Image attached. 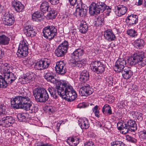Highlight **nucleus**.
I'll return each instance as SVG.
<instances>
[{
    "label": "nucleus",
    "instance_id": "obj_12",
    "mask_svg": "<svg viewBox=\"0 0 146 146\" xmlns=\"http://www.w3.org/2000/svg\"><path fill=\"white\" fill-rule=\"evenodd\" d=\"M126 60L123 58H120L116 61L113 67L114 70L117 72H120L126 67Z\"/></svg>",
    "mask_w": 146,
    "mask_h": 146
},
{
    "label": "nucleus",
    "instance_id": "obj_39",
    "mask_svg": "<svg viewBox=\"0 0 146 146\" xmlns=\"http://www.w3.org/2000/svg\"><path fill=\"white\" fill-rule=\"evenodd\" d=\"M57 13L54 10L49 11L46 15V18L48 20L54 19L57 16Z\"/></svg>",
    "mask_w": 146,
    "mask_h": 146
},
{
    "label": "nucleus",
    "instance_id": "obj_37",
    "mask_svg": "<svg viewBox=\"0 0 146 146\" xmlns=\"http://www.w3.org/2000/svg\"><path fill=\"white\" fill-rule=\"evenodd\" d=\"M104 19L103 16L102 15L99 16L95 19L94 22V24L96 27H98L101 25L103 23Z\"/></svg>",
    "mask_w": 146,
    "mask_h": 146
},
{
    "label": "nucleus",
    "instance_id": "obj_41",
    "mask_svg": "<svg viewBox=\"0 0 146 146\" xmlns=\"http://www.w3.org/2000/svg\"><path fill=\"white\" fill-rule=\"evenodd\" d=\"M76 14L81 17H84L87 14V10L85 9H76Z\"/></svg>",
    "mask_w": 146,
    "mask_h": 146
},
{
    "label": "nucleus",
    "instance_id": "obj_4",
    "mask_svg": "<svg viewBox=\"0 0 146 146\" xmlns=\"http://www.w3.org/2000/svg\"><path fill=\"white\" fill-rule=\"evenodd\" d=\"M118 129L121 130V133L125 134L129 131L134 132L137 130V125L135 122L132 120H128L127 122L118 123Z\"/></svg>",
    "mask_w": 146,
    "mask_h": 146
},
{
    "label": "nucleus",
    "instance_id": "obj_16",
    "mask_svg": "<svg viewBox=\"0 0 146 146\" xmlns=\"http://www.w3.org/2000/svg\"><path fill=\"white\" fill-rule=\"evenodd\" d=\"M93 92L92 88L89 86H84L81 87L79 91L80 94L81 96H86L91 95Z\"/></svg>",
    "mask_w": 146,
    "mask_h": 146
},
{
    "label": "nucleus",
    "instance_id": "obj_28",
    "mask_svg": "<svg viewBox=\"0 0 146 146\" xmlns=\"http://www.w3.org/2000/svg\"><path fill=\"white\" fill-rule=\"evenodd\" d=\"M4 76L5 79L7 80L8 84H11L16 78L15 76L11 72L6 73L4 75Z\"/></svg>",
    "mask_w": 146,
    "mask_h": 146
},
{
    "label": "nucleus",
    "instance_id": "obj_23",
    "mask_svg": "<svg viewBox=\"0 0 146 146\" xmlns=\"http://www.w3.org/2000/svg\"><path fill=\"white\" fill-rule=\"evenodd\" d=\"M78 124L82 129H86L89 127L90 124L88 119L86 118L79 119Z\"/></svg>",
    "mask_w": 146,
    "mask_h": 146
},
{
    "label": "nucleus",
    "instance_id": "obj_44",
    "mask_svg": "<svg viewBox=\"0 0 146 146\" xmlns=\"http://www.w3.org/2000/svg\"><path fill=\"white\" fill-rule=\"evenodd\" d=\"M127 34L131 37H135L137 35V33L133 29H128L127 31Z\"/></svg>",
    "mask_w": 146,
    "mask_h": 146
},
{
    "label": "nucleus",
    "instance_id": "obj_22",
    "mask_svg": "<svg viewBox=\"0 0 146 146\" xmlns=\"http://www.w3.org/2000/svg\"><path fill=\"white\" fill-rule=\"evenodd\" d=\"M84 53V50L82 48H79L76 49L71 54V57L73 59H78L80 58Z\"/></svg>",
    "mask_w": 146,
    "mask_h": 146
},
{
    "label": "nucleus",
    "instance_id": "obj_13",
    "mask_svg": "<svg viewBox=\"0 0 146 146\" xmlns=\"http://www.w3.org/2000/svg\"><path fill=\"white\" fill-rule=\"evenodd\" d=\"M3 20L4 25L10 26L13 24L15 19L11 13H10L9 12H6L3 15Z\"/></svg>",
    "mask_w": 146,
    "mask_h": 146
},
{
    "label": "nucleus",
    "instance_id": "obj_58",
    "mask_svg": "<svg viewBox=\"0 0 146 146\" xmlns=\"http://www.w3.org/2000/svg\"><path fill=\"white\" fill-rule=\"evenodd\" d=\"M83 104H80L78 105V107L80 108H83L84 107V106H83Z\"/></svg>",
    "mask_w": 146,
    "mask_h": 146
},
{
    "label": "nucleus",
    "instance_id": "obj_60",
    "mask_svg": "<svg viewBox=\"0 0 146 146\" xmlns=\"http://www.w3.org/2000/svg\"><path fill=\"white\" fill-rule=\"evenodd\" d=\"M89 133H90L89 132H88V134L90 136V137H93L94 136V134H93V133H92V135L91 134H90H90Z\"/></svg>",
    "mask_w": 146,
    "mask_h": 146
},
{
    "label": "nucleus",
    "instance_id": "obj_56",
    "mask_svg": "<svg viewBox=\"0 0 146 146\" xmlns=\"http://www.w3.org/2000/svg\"><path fill=\"white\" fill-rule=\"evenodd\" d=\"M49 1L53 5H56L58 3H59V1Z\"/></svg>",
    "mask_w": 146,
    "mask_h": 146
},
{
    "label": "nucleus",
    "instance_id": "obj_20",
    "mask_svg": "<svg viewBox=\"0 0 146 146\" xmlns=\"http://www.w3.org/2000/svg\"><path fill=\"white\" fill-rule=\"evenodd\" d=\"M104 37L107 40L110 42L114 40L115 38V36L111 30L108 29L104 32Z\"/></svg>",
    "mask_w": 146,
    "mask_h": 146
},
{
    "label": "nucleus",
    "instance_id": "obj_6",
    "mask_svg": "<svg viewBox=\"0 0 146 146\" xmlns=\"http://www.w3.org/2000/svg\"><path fill=\"white\" fill-rule=\"evenodd\" d=\"M106 5L104 3L95 1V2L91 4L89 8V13L91 15H94L102 13L106 9Z\"/></svg>",
    "mask_w": 146,
    "mask_h": 146
},
{
    "label": "nucleus",
    "instance_id": "obj_7",
    "mask_svg": "<svg viewBox=\"0 0 146 146\" xmlns=\"http://www.w3.org/2000/svg\"><path fill=\"white\" fill-rule=\"evenodd\" d=\"M42 32L44 36L49 40L53 38L57 33V29L53 26H48L43 29Z\"/></svg>",
    "mask_w": 146,
    "mask_h": 146
},
{
    "label": "nucleus",
    "instance_id": "obj_26",
    "mask_svg": "<svg viewBox=\"0 0 146 146\" xmlns=\"http://www.w3.org/2000/svg\"><path fill=\"white\" fill-rule=\"evenodd\" d=\"M121 72L123 77L126 79L130 78L133 74V72L131 70L130 68L127 67H125Z\"/></svg>",
    "mask_w": 146,
    "mask_h": 146
},
{
    "label": "nucleus",
    "instance_id": "obj_54",
    "mask_svg": "<svg viewBox=\"0 0 146 146\" xmlns=\"http://www.w3.org/2000/svg\"><path fill=\"white\" fill-rule=\"evenodd\" d=\"M48 144H44L42 142H38L36 144V146H48Z\"/></svg>",
    "mask_w": 146,
    "mask_h": 146
},
{
    "label": "nucleus",
    "instance_id": "obj_55",
    "mask_svg": "<svg viewBox=\"0 0 146 146\" xmlns=\"http://www.w3.org/2000/svg\"><path fill=\"white\" fill-rule=\"evenodd\" d=\"M77 1H69L68 3L69 4L71 5L74 6L76 4Z\"/></svg>",
    "mask_w": 146,
    "mask_h": 146
},
{
    "label": "nucleus",
    "instance_id": "obj_40",
    "mask_svg": "<svg viewBox=\"0 0 146 146\" xmlns=\"http://www.w3.org/2000/svg\"><path fill=\"white\" fill-rule=\"evenodd\" d=\"M48 4L47 2L44 1L42 3L40 6V9L43 13H46L48 11Z\"/></svg>",
    "mask_w": 146,
    "mask_h": 146
},
{
    "label": "nucleus",
    "instance_id": "obj_32",
    "mask_svg": "<svg viewBox=\"0 0 146 146\" xmlns=\"http://www.w3.org/2000/svg\"><path fill=\"white\" fill-rule=\"evenodd\" d=\"M10 38L8 36L4 35H0V45H5L9 43Z\"/></svg>",
    "mask_w": 146,
    "mask_h": 146
},
{
    "label": "nucleus",
    "instance_id": "obj_1",
    "mask_svg": "<svg viewBox=\"0 0 146 146\" xmlns=\"http://www.w3.org/2000/svg\"><path fill=\"white\" fill-rule=\"evenodd\" d=\"M11 106L16 109H23L31 112L37 111V107L27 96H17L11 100Z\"/></svg>",
    "mask_w": 146,
    "mask_h": 146
},
{
    "label": "nucleus",
    "instance_id": "obj_42",
    "mask_svg": "<svg viewBox=\"0 0 146 146\" xmlns=\"http://www.w3.org/2000/svg\"><path fill=\"white\" fill-rule=\"evenodd\" d=\"M7 83L5 81L4 78L0 75V88H6L7 86Z\"/></svg>",
    "mask_w": 146,
    "mask_h": 146
},
{
    "label": "nucleus",
    "instance_id": "obj_15",
    "mask_svg": "<svg viewBox=\"0 0 146 146\" xmlns=\"http://www.w3.org/2000/svg\"><path fill=\"white\" fill-rule=\"evenodd\" d=\"M55 69L56 72L59 74L63 75L66 72L65 64L62 61L57 62Z\"/></svg>",
    "mask_w": 146,
    "mask_h": 146
},
{
    "label": "nucleus",
    "instance_id": "obj_33",
    "mask_svg": "<svg viewBox=\"0 0 146 146\" xmlns=\"http://www.w3.org/2000/svg\"><path fill=\"white\" fill-rule=\"evenodd\" d=\"M73 60L74 61L72 62V66L81 67L82 66L84 65L85 61L84 60L81 59L80 58Z\"/></svg>",
    "mask_w": 146,
    "mask_h": 146
},
{
    "label": "nucleus",
    "instance_id": "obj_17",
    "mask_svg": "<svg viewBox=\"0 0 146 146\" xmlns=\"http://www.w3.org/2000/svg\"><path fill=\"white\" fill-rule=\"evenodd\" d=\"M44 78L47 81L54 84H57L58 82H61L62 81H65V80H58L55 78L53 76V74L52 72H48L45 74L44 75Z\"/></svg>",
    "mask_w": 146,
    "mask_h": 146
},
{
    "label": "nucleus",
    "instance_id": "obj_52",
    "mask_svg": "<svg viewBox=\"0 0 146 146\" xmlns=\"http://www.w3.org/2000/svg\"><path fill=\"white\" fill-rule=\"evenodd\" d=\"M76 9L82 8V1H77Z\"/></svg>",
    "mask_w": 146,
    "mask_h": 146
},
{
    "label": "nucleus",
    "instance_id": "obj_46",
    "mask_svg": "<svg viewBox=\"0 0 146 146\" xmlns=\"http://www.w3.org/2000/svg\"><path fill=\"white\" fill-rule=\"evenodd\" d=\"M98 109V106L96 105L92 109V111L95 114V116L97 117H100V112Z\"/></svg>",
    "mask_w": 146,
    "mask_h": 146
},
{
    "label": "nucleus",
    "instance_id": "obj_2",
    "mask_svg": "<svg viewBox=\"0 0 146 146\" xmlns=\"http://www.w3.org/2000/svg\"><path fill=\"white\" fill-rule=\"evenodd\" d=\"M63 88L60 87L58 88V92L62 96V98L68 102L74 101L77 96L76 91L73 89L72 87L67 81H62ZM62 86V85L61 86Z\"/></svg>",
    "mask_w": 146,
    "mask_h": 146
},
{
    "label": "nucleus",
    "instance_id": "obj_59",
    "mask_svg": "<svg viewBox=\"0 0 146 146\" xmlns=\"http://www.w3.org/2000/svg\"><path fill=\"white\" fill-rule=\"evenodd\" d=\"M60 125V123H58L56 125V127L58 129H59V127Z\"/></svg>",
    "mask_w": 146,
    "mask_h": 146
},
{
    "label": "nucleus",
    "instance_id": "obj_30",
    "mask_svg": "<svg viewBox=\"0 0 146 146\" xmlns=\"http://www.w3.org/2000/svg\"><path fill=\"white\" fill-rule=\"evenodd\" d=\"M89 76L88 72L86 70H84L81 73L80 76V81L85 82L88 80Z\"/></svg>",
    "mask_w": 146,
    "mask_h": 146
},
{
    "label": "nucleus",
    "instance_id": "obj_21",
    "mask_svg": "<svg viewBox=\"0 0 146 146\" xmlns=\"http://www.w3.org/2000/svg\"><path fill=\"white\" fill-rule=\"evenodd\" d=\"M24 31L27 36L33 37L36 34L35 29L29 25L25 26Z\"/></svg>",
    "mask_w": 146,
    "mask_h": 146
},
{
    "label": "nucleus",
    "instance_id": "obj_57",
    "mask_svg": "<svg viewBox=\"0 0 146 146\" xmlns=\"http://www.w3.org/2000/svg\"><path fill=\"white\" fill-rule=\"evenodd\" d=\"M143 1H138L137 2H136L135 5L137 6H140L142 4Z\"/></svg>",
    "mask_w": 146,
    "mask_h": 146
},
{
    "label": "nucleus",
    "instance_id": "obj_45",
    "mask_svg": "<svg viewBox=\"0 0 146 146\" xmlns=\"http://www.w3.org/2000/svg\"><path fill=\"white\" fill-rule=\"evenodd\" d=\"M111 146H125V144L122 142L116 140L111 143Z\"/></svg>",
    "mask_w": 146,
    "mask_h": 146
},
{
    "label": "nucleus",
    "instance_id": "obj_47",
    "mask_svg": "<svg viewBox=\"0 0 146 146\" xmlns=\"http://www.w3.org/2000/svg\"><path fill=\"white\" fill-rule=\"evenodd\" d=\"M106 81L108 86H111L113 84V80L112 76L108 77L106 78Z\"/></svg>",
    "mask_w": 146,
    "mask_h": 146
},
{
    "label": "nucleus",
    "instance_id": "obj_34",
    "mask_svg": "<svg viewBox=\"0 0 146 146\" xmlns=\"http://www.w3.org/2000/svg\"><path fill=\"white\" fill-rule=\"evenodd\" d=\"M134 46L137 49L141 48L144 45V41L142 39L139 38L134 42Z\"/></svg>",
    "mask_w": 146,
    "mask_h": 146
},
{
    "label": "nucleus",
    "instance_id": "obj_11",
    "mask_svg": "<svg viewBox=\"0 0 146 146\" xmlns=\"http://www.w3.org/2000/svg\"><path fill=\"white\" fill-rule=\"evenodd\" d=\"M50 63V59L44 58L37 62L35 65V68L38 70H42L47 68Z\"/></svg>",
    "mask_w": 146,
    "mask_h": 146
},
{
    "label": "nucleus",
    "instance_id": "obj_18",
    "mask_svg": "<svg viewBox=\"0 0 146 146\" xmlns=\"http://www.w3.org/2000/svg\"><path fill=\"white\" fill-rule=\"evenodd\" d=\"M1 125L4 127H8L11 126L15 121L14 119L10 116L4 117L2 118Z\"/></svg>",
    "mask_w": 146,
    "mask_h": 146
},
{
    "label": "nucleus",
    "instance_id": "obj_51",
    "mask_svg": "<svg viewBox=\"0 0 146 146\" xmlns=\"http://www.w3.org/2000/svg\"><path fill=\"white\" fill-rule=\"evenodd\" d=\"M18 120L20 121H24L25 120V117L23 114H20L17 116Z\"/></svg>",
    "mask_w": 146,
    "mask_h": 146
},
{
    "label": "nucleus",
    "instance_id": "obj_35",
    "mask_svg": "<svg viewBox=\"0 0 146 146\" xmlns=\"http://www.w3.org/2000/svg\"><path fill=\"white\" fill-rule=\"evenodd\" d=\"M78 139L75 138H70L67 141V143L71 146H76L79 143Z\"/></svg>",
    "mask_w": 146,
    "mask_h": 146
},
{
    "label": "nucleus",
    "instance_id": "obj_38",
    "mask_svg": "<svg viewBox=\"0 0 146 146\" xmlns=\"http://www.w3.org/2000/svg\"><path fill=\"white\" fill-rule=\"evenodd\" d=\"M43 14L39 11L34 13L32 16L33 20L35 21H38L40 20V19L42 17Z\"/></svg>",
    "mask_w": 146,
    "mask_h": 146
},
{
    "label": "nucleus",
    "instance_id": "obj_49",
    "mask_svg": "<svg viewBox=\"0 0 146 146\" xmlns=\"http://www.w3.org/2000/svg\"><path fill=\"white\" fill-rule=\"evenodd\" d=\"M126 138L127 141L132 143H135L137 141V140L135 139L128 135H126Z\"/></svg>",
    "mask_w": 146,
    "mask_h": 146
},
{
    "label": "nucleus",
    "instance_id": "obj_31",
    "mask_svg": "<svg viewBox=\"0 0 146 146\" xmlns=\"http://www.w3.org/2000/svg\"><path fill=\"white\" fill-rule=\"evenodd\" d=\"M23 81L26 83L31 82L34 78V74L31 73L30 74H27L26 75H24L21 77Z\"/></svg>",
    "mask_w": 146,
    "mask_h": 146
},
{
    "label": "nucleus",
    "instance_id": "obj_25",
    "mask_svg": "<svg viewBox=\"0 0 146 146\" xmlns=\"http://www.w3.org/2000/svg\"><path fill=\"white\" fill-rule=\"evenodd\" d=\"M12 5L17 12L21 11L24 8L23 5L19 1H13Z\"/></svg>",
    "mask_w": 146,
    "mask_h": 146
},
{
    "label": "nucleus",
    "instance_id": "obj_53",
    "mask_svg": "<svg viewBox=\"0 0 146 146\" xmlns=\"http://www.w3.org/2000/svg\"><path fill=\"white\" fill-rule=\"evenodd\" d=\"M84 146H95L93 143L91 141H89L86 143Z\"/></svg>",
    "mask_w": 146,
    "mask_h": 146
},
{
    "label": "nucleus",
    "instance_id": "obj_5",
    "mask_svg": "<svg viewBox=\"0 0 146 146\" xmlns=\"http://www.w3.org/2000/svg\"><path fill=\"white\" fill-rule=\"evenodd\" d=\"M33 95L36 101L44 102L47 101L49 96L46 90L44 88H36L33 91Z\"/></svg>",
    "mask_w": 146,
    "mask_h": 146
},
{
    "label": "nucleus",
    "instance_id": "obj_24",
    "mask_svg": "<svg viewBox=\"0 0 146 146\" xmlns=\"http://www.w3.org/2000/svg\"><path fill=\"white\" fill-rule=\"evenodd\" d=\"M117 10L115 12L116 14L118 17H120L124 15L127 11V8L121 5L117 7Z\"/></svg>",
    "mask_w": 146,
    "mask_h": 146
},
{
    "label": "nucleus",
    "instance_id": "obj_27",
    "mask_svg": "<svg viewBox=\"0 0 146 146\" xmlns=\"http://www.w3.org/2000/svg\"><path fill=\"white\" fill-rule=\"evenodd\" d=\"M1 71H2L4 75L6 73L11 72V68L10 64L7 63H0Z\"/></svg>",
    "mask_w": 146,
    "mask_h": 146
},
{
    "label": "nucleus",
    "instance_id": "obj_29",
    "mask_svg": "<svg viewBox=\"0 0 146 146\" xmlns=\"http://www.w3.org/2000/svg\"><path fill=\"white\" fill-rule=\"evenodd\" d=\"M79 28L80 31L82 33H85L87 32L88 26L85 21L83 20L80 21Z\"/></svg>",
    "mask_w": 146,
    "mask_h": 146
},
{
    "label": "nucleus",
    "instance_id": "obj_8",
    "mask_svg": "<svg viewBox=\"0 0 146 146\" xmlns=\"http://www.w3.org/2000/svg\"><path fill=\"white\" fill-rule=\"evenodd\" d=\"M68 42L65 40L60 44L55 50V54L58 57L63 56L67 53L69 48Z\"/></svg>",
    "mask_w": 146,
    "mask_h": 146
},
{
    "label": "nucleus",
    "instance_id": "obj_9",
    "mask_svg": "<svg viewBox=\"0 0 146 146\" xmlns=\"http://www.w3.org/2000/svg\"><path fill=\"white\" fill-rule=\"evenodd\" d=\"M28 43L26 40L20 42L17 54L19 57L23 58L26 56L28 53Z\"/></svg>",
    "mask_w": 146,
    "mask_h": 146
},
{
    "label": "nucleus",
    "instance_id": "obj_36",
    "mask_svg": "<svg viewBox=\"0 0 146 146\" xmlns=\"http://www.w3.org/2000/svg\"><path fill=\"white\" fill-rule=\"evenodd\" d=\"M102 111L103 113L104 114L110 115L112 113L111 108L108 104H106L103 107Z\"/></svg>",
    "mask_w": 146,
    "mask_h": 146
},
{
    "label": "nucleus",
    "instance_id": "obj_50",
    "mask_svg": "<svg viewBox=\"0 0 146 146\" xmlns=\"http://www.w3.org/2000/svg\"><path fill=\"white\" fill-rule=\"evenodd\" d=\"M139 136L142 139H146V131L143 130L141 131L139 133Z\"/></svg>",
    "mask_w": 146,
    "mask_h": 146
},
{
    "label": "nucleus",
    "instance_id": "obj_61",
    "mask_svg": "<svg viewBox=\"0 0 146 146\" xmlns=\"http://www.w3.org/2000/svg\"><path fill=\"white\" fill-rule=\"evenodd\" d=\"M145 2L143 3V5L145 7H146V2L145 1H144Z\"/></svg>",
    "mask_w": 146,
    "mask_h": 146
},
{
    "label": "nucleus",
    "instance_id": "obj_14",
    "mask_svg": "<svg viewBox=\"0 0 146 146\" xmlns=\"http://www.w3.org/2000/svg\"><path fill=\"white\" fill-rule=\"evenodd\" d=\"M62 81L63 82V81H62L61 82H58L59 83H58L57 84H56V88L57 90V92L56 91L55 89L52 87H50L48 89V90L51 95V96L55 99H56L57 98L58 95H59L60 96L62 97V96H61L59 93L58 92V88H60L59 87H61V88H63L64 86H61L62 85V84L61 83Z\"/></svg>",
    "mask_w": 146,
    "mask_h": 146
},
{
    "label": "nucleus",
    "instance_id": "obj_3",
    "mask_svg": "<svg viewBox=\"0 0 146 146\" xmlns=\"http://www.w3.org/2000/svg\"><path fill=\"white\" fill-rule=\"evenodd\" d=\"M130 64L141 67L146 64V57L143 52H137L132 56Z\"/></svg>",
    "mask_w": 146,
    "mask_h": 146
},
{
    "label": "nucleus",
    "instance_id": "obj_43",
    "mask_svg": "<svg viewBox=\"0 0 146 146\" xmlns=\"http://www.w3.org/2000/svg\"><path fill=\"white\" fill-rule=\"evenodd\" d=\"M7 107L3 104H0V116L7 113Z\"/></svg>",
    "mask_w": 146,
    "mask_h": 146
},
{
    "label": "nucleus",
    "instance_id": "obj_19",
    "mask_svg": "<svg viewBox=\"0 0 146 146\" xmlns=\"http://www.w3.org/2000/svg\"><path fill=\"white\" fill-rule=\"evenodd\" d=\"M138 16L136 15H131L127 17L126 21L129 26L131 27L135 25L138 21Z\"/></svg>",
    "mask_w": 146,
    "mask_h": 146
},
{
    "label": "nucleus",
    "instance_id": "obj_48",
    "mask_svg": "<svg viewBox=\"0 0 146 146\" xmlns=\"http://www.w3.org/2000/svg\"><path fill=\"white\" fill-rule=\"evenodd\" d=\"M23 63L24 64L27 65V66H31L33 64V60L32 59H27L26 60H25L23 61Z\"/></svg>",
    "mask_w": 146,
    "mask_h": 146
},
{
    "label": "nucleus",
    "instance_id": "obj_10",
    "mask_svg": "<svg viewBox=\"0 0 146 146\" xmlns=\"http://www.w3.org/2000/svg\"><path fill=\"white\" fill-rule=\"evenodd\" d=\"M90 67L92 70L97 74H101L105 70V66L104 64L98 60L92 62Z\"/></svg>",
    "mask_w": 146,
    "mask_h": 146
}]
</instances>
